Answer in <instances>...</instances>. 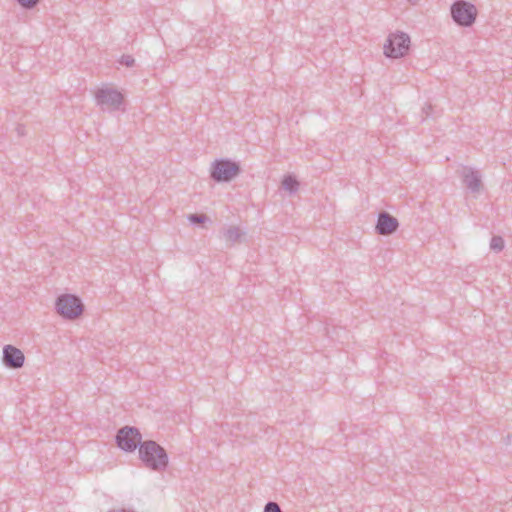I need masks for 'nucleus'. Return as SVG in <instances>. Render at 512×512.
Returning a JSON list of instances; mask_svg holds the SVG:
<instances>
[{"mask_svg":"<svg viewBox=\"0 0 512 512\" xmlns=\"http://www.w3.org/2000/svg\"><path fill=\"white\" fill-rule=\"evenodd\" d=\"M139 459L146 468L155 472L166 470L169 464L166 450L154 440H145L140 444Z\"/></svg>","mask_w":512,"mask_h":512,"instance_id":"nucleus-1","label":"nucleus"},{"mask_svg":"<svg viewBox=\"0 0 512 512\" xmlns=\"http://www.w3.org/2000/svg\"><path fill=\"white\" fill-rule=\"evenodd\" d=\"M242 169L238 162L229 158L216 159L212 162L210 168V178L217 182H230L236 178Z\"/></svg>","mask_w":512,"mask_h":512,"instance_id":"nucleus-2","label":"nucleus"},{"mask_svg":"<svg viewBox=\"0 0 512 512\" xmlns=\"http://www.w3.org/2000/svg\"><path fill=\"white\" fill-rule=\"evenodd\" d=\"M453 21L461 27H471L477 18V8L466 0H456L450 8Z\"/></svg>","mask_w":512,"mask_h":512,"instance_id":"nucleus-3","label":"nucleus"},{"mask_svg":"<svg viewBox=\"0 0 512 512\" xmlns=\"http://www.w3.org/2000/svg\"><path fill=\"white\" fill-rule=\"evenodd\" d=\"M56 310L65 319H75L84 310L81 299L73 294H63L56 299Z\"/></svg>","mask_w":512,"mask_h":512,"instance_id":"nucleus-4","label":"nucleus"},{"mask_svg":"<svg viewBox=\"0 0 512 512\" xmlns=\"http://www.w3.org/2000/svg\"><path fill=\"white\" fill-rule=\"evenodd\" d=\"M410 47V37L404 32L390 34L384 44V54L388 58H401L405 56Z\"/></svg>","mask_w":512,"mask_h":512,"instance_id":"nucleus-5","label":"nucleus"},{"mask_svg":"<svg viewBox=\"0 0 512 512\" xmlns=\"http://www.w3.org/2000/svg\"><path fill=\"white\" fill-rule=\"evenodd\" d=\"M116 443L125 452H134L143 443L142 435L138 428L124 426L116 434Z\"/></svg>","mask_w":512,"mask_h":512,"instance_id":"nucleus-6","label":"nucleus"},{"mask_svg":"<svg viewBox=\"0 0 512 512\" xmlns=\"http://www.w3.org/2000/svg\"><path fill=\"white\" fill-rule=\"evenodd\" d=\"M95 100L103 111H116L123 103L124 96L121 92L110 87L99 88L95 93Z\"/></svg>","mask_w":512,"mask_h":512,"instance_id":"nucleus-7","label":"nucleus"},{"mask_svg":"<svg viewBox=\"0 0 512 512\" xmlns=\"http://www.w3.org/2000/svg\"><path fill=\"white\" fill-rule=\"evenodd\" d=\"M399 228V221L386 211L378 214L375 230L379 235L388 236L395 233Z\"/></svg>","mask_w":512,"mask_h":512,"instance_id":"nucleus-8","label":"nucleus"},{"mask_svg":"<svg viewBox=\"0 0 512 512\" xmlns=\"http://www.w3.org/2000/svg\"><path fill=\"white\" fill-rule=\"evenodd\" d=\"M25 356L23 352L13 345L3 347L2 362L9 369H19L24 365Z\"/></svg>","mask_w":512,"mask_h":512,"instance_id":"nucleus-9","label":"nucleus"},{"mask_svg":"<svg viewBox=\"0 0 512 512\" xmlns=\"http://www.w3.org/2000/svg\"><path fill=\"white\" fill-rule=\"evenodd\" d=\"M463 182L468 189L473 193H478L481 190L482 182L481 176L478 171L470 167H464L461 173Z\"/></svg>","mask_w":512,"mask_h":512,"instance_id":"nucleus-10","label":"nucleus"},{"mask_svg":"<svg viewBox=\"0 0 512 512\" xmlns=\"http://www.w3.org/2000/svg\"><path fill=\"white\" fill-rule=\"evenodd\" d=\"M244 232L241 231L239 227L230 226L223 231V236L230 245H233L237 242L241 241V238L244 236Z\"/></svg>","mask_w":512,"mask_h":512,"instance_id":"nucleus-11","label":"nucleus"},{"mask_svg":"<svg viewBox=\"0 0 512 512\" xmlns=\"http://www.w3.org/2000/svg\"><path fill=\"white\" fill-rule=\"evenodd\" d=\"M282 187L290 194H293L299 189V181L293 175H286L282 180Z\"/></svg>","mask_w":512,"mask_h":512,"instance_id":"nucleus-12","label":"nucleus"},{"mask_svg":"<svg viewBox=\"0 0 512 512\" xmlns=\"http://www.w3.org/2000/svg\"><path fill=\"white\" fill-rule=\"evenodd\" d=\"M505 242L501 236L495 235L490 241V248L496 252H500L504 249Z\"/></svg>","mask_w":512,"mask_h":512,"instance_id":"nucleus-13","label":"nucleus"},{"mask_svg":"<svg viewBox=\"0 0 512 512\" xmlns=\"http://www.w3.org/2000/svg\"><path fill=\"white\" fill-rule=\"evenodd\" d=\"M188 220L192 224L199 225V224H204L205 222L209 221V218L205 214L194 213V214L188 215Z\"/></svg>","mask_w":512,"mask_h":512,"instance_id":"nucleus-14","label":"nucleus"},{"mask_svg":"<svg viewBox=\"0 0 512 512\" xmlns=\"http://www.w3.org/2000/svg\"><path fill=\"white\" fill-rule=\"evenodd\" d=\"M263 512H282V510H281V508H280L278 503L273 502V501H269L264 506V511Z\"/></svg>","mask_w":512,"mask_h":512,"instance_id":"nucleus-15","label":"nucleus"},{"mask_svg":"<svg viewBox=\"0 0 512 512\" xmlns=\"http://www.w3.org/2000/svg\"><path fill=\"white\" fill-rule=\"evenodd\" d=\"M119 63L126 67H132L135 64V59L131 55H122Z\"/></svg>","mask_w":512,"mask_h":512,"instance_id":"nucleus-16","label":"nucleus"},{"mask_svg":"<svg viewBox=\"0 0 512 512\" xmlns=\"http://www.w3.org/2000/svg\"><path fill=\"white\" fill-rule=\"evenodd\" d=\"M40 0H17L19 5L25 9H32L34 8Z\"/></svg>","mask_w":512,"mask_h":512,"instance_id":"nucleus-17","label":"nucleus"},{"mask_svg":"<svg viewBox=\"0 0 512 512\" xmlns=\"http://www.w3.org/2000/svg\"><path fill=\"white\" fill-rule=\"evenodd\" d=\"M422 111L425 114V117H428L432 111V106L430 104H427L423 107Z\"/></svg>","mask_w":512,"mask_h":512,"instance_id":"nucleus-18","label":"nucleus"},{"mask_svg":"<svg viewBox=\"0 0 512 512\" xmlns=\"http://www.w3.org/2000/svg\"><path fill=\"white\" fill-rule=\"evenodd\" d=\"M16 130H17L18 135H20V136L24 135V126L19 125Z\"/></svg>","mask_w":512,"mask_h":512,"instance_id":"nucleus-19","label":"nucleus"},{"mask_svg":"<svg viewBox=\"0 0 512 512\" xmlns=\"http://www.w3.org/2000/svg\"><path fill=\"white\" fill-rule=\"evenodd\" d=\"M109 512H134V511L127 510V509H113V510H110Z\"/></svg>","mask_w":512,"mask_h":512,"instance_id":"nucleus-20","label":"nucleus"},{"mask_svg":"<svg viewBox=\"0 0 512 512\" xmlns=\"http://www.w3.org/2000/svg\"><path fill=\"white\" fill-rule=\"evenodd\" d=\"M408 1H409L412 5H415V4H417V2H418L419 0H408Z\"/></svg>","mask_w":512,"mask_h":512,"instance_id":"nucleus-21","label":"nucleus"}]
</instances>
